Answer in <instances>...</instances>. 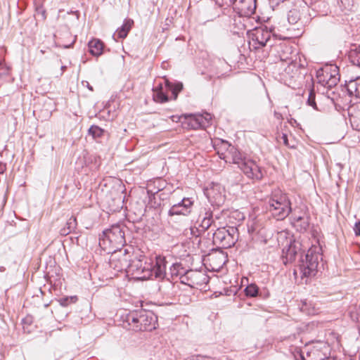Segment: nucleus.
<instances>
[{"mask_svg":"<svg viewBox=\"0 0 360 360\" xmlns=\"http://www.w3.org/2000/svg\"><path fill=\"white\" fill-rule=\"evenodd\" d=\"M319 83L324 87L332 89L340 81L339 68L336 65H330L317 71Z\"/></svg>","mask_w":360,"mask_h":360,"instance_id":"obj_7","label":"nucleus"},{"mask_svg":"<svg viewBox=\"0 0 360 360\" xmlns=\"http://www.w3.org/2000/svg\"><path fill=\"white\" fill-rule=\"evenodd\" d=\"M6 164L0 162V174H3L6 171Z\"/></svg>","mask_w":360,"mask_h":360,"instance_id":"obj_44","label":"nucleus"},{"mask_svg":"<svg viewBox=\"0 0 360 360\" xmlns=\"http://www.w3.org/2000/svg\"><path fill=\"white\" fill-rule=\"evenodd\" d=\"M110 266L117 272L128 271V268L130 266V260L126 253H115L110 259Z\"/></svg>","mask_w":360,"mask_h":360,"instance_id":"obj_15","label":"nucleus"},{"mask_svg":"<svg viewBox=\"0 0 360 360\" xmlns=\"http://www.w3.org/2000/svg\"><path fill=\"white\" fill-rule=\"evenodd\" d=\"M142 264H143V259L133 260L132 262L130 263V266L128 268V271H130L133 274L138 276L140 274V269L142 268Z\"/></svg>","mask_w":360,"mask_h":360,"instance_id":"obj_31","label":"nucleus"},{"mask_svg":"<svg viewBox=\"0 0 360 360\" xmlns=\"http://www.w3.org/2000/svg\"><path fill=\"white\" fill-rule=\"evenodd\" d=\"M193 200L191 198H184L181 201L171 207L168 214L169 216L184 215L187 216L191 212Z\"/></svg>","mask_w":360,"mask_h":360,"instance_id":"obj_14","label":"nucleus"},{"mask_svg":"<svg viewBox=\"0 0 360 360\" xmlns=\"http://www.w3.org/2000/svg\"><path fill=\"white\" fill-rule=\"evenodd\" d=\"M307 359L303 357V360H328L327 355L316 347L307 352Z\"/></svg>","mask_w":360,"mask_h":360,"instance_id":"obj_20","label":"nucleus"},{"mask_svg":"<svg viewBox=\"0 0 360 360\" xmlns=\"http://www.w3.org/2000/svg\"><path fill=\"white\" fill-rule=\"evenodd\" d=\"M134 21L131 19H125L123 25L117 30L116 33L119 38H125L132 27Z\"/></svg>","mask_w":360,"mask_h":360,"instance_id":"obj_22","label":"nucleus"},{"mask_svg":"<svg viewBox=\"0 0 360 360\" xmlns=\"http://www.w3.org/2000/svg\"><path fill=\"white\" fill-rule=\"evenodd\" d=\"M77 300L76 296L65 297L60 299L59 302L60 305L67 307L70 303H75Z\"/></svg>","mask_w":360,"mask_h":360,"instance_id":"obj_36","label":"nucleus"},{"mask_svg":"<svg viewBox=\"0 0 360 360\" xmlns=\"http://www.w3.org/2000/svg\"><path fill=\"white\" fill-rule=\"evenodd\" d=\"M104 130L96 125H92L89 129V134L93 136L94 139L100 138L103 136Z\"/></svg>","mask_w":360,"mask_h":360,"instance_id":"obj_33","label":"nucleus"},{"mask_svg":"<svg viewBox=\"0 0 360 360\" xmlns=\"http://www.w3.org/2000/svg\"><path fill=\"white\" fill-rule=\"evenodd\" d=\"M195 360H217V359H216L214 358H212V357L198 356L195 357Z\"/></svg>","mask_w":360,"mask_h":360,"instance_id":"obj_42","label":"nucleus"},{"mask_svg":"<svg viewBox=\"0 0 360 360\" xmlns=\"http://www.w3.org/2000/svg\"><path fill=\"white\" fill-rule=\"evenodd\" d=\"M87 87L91 90L93 91V88L89 84L88 82H86Z\"/></svg>","mask_w":360,"mask_h":360,"instance_id":"obj_47","label":"nucleus"},{"mask_svg":"<svg viewBox=\"0 0 360 360\" xmlns=\"http://www.w3.org/2000/svg\"><path fill=\"white\" fill-rule=\"evenodd\" d=\"M349 59L353 65L360 67V45L350 50Z\"/></svg>","mask_w":360,"mask_h":360,"instance_id":"obj_27","label":"nucleus"},{"mask_svg":"<svg viewBox=\"0 0 360 360\" xmlns=\"http://www.w3.org/2000/svg\"><path fill=\"white\" fill-rule=\"evenodd\" d=\"M292 224L297 231H306L309 226V217L305 212L297 214L295 210L292 213Z\"/></svg>","mask_w":360,"mask_h":360,"instance_id":"obj_16","label":"nucleus"},{"mask_svg":"<svg viewBox=\"0 0 360 360\" xmlns=\"http://www.w3.org/2000/svg\"><path fill=\"white\" fill-rule=\"evenodd\" d=\"M354 230L356 235L360 236V221L355 224Z\"/></svg>","mask_w":360,"mask_h":360,"instance_id":"obj_41","label":"nucleus"},{"mask_svg":"<svg viewBox=\"0 0 360 360\" xmlns=\"http://www.w3.org/2000/svg\"><path fill=\"white\" fill-rule=\"evenodd\" d=\"M65 69H66V66H65V65L61 66L62 73L65 70Z\"/></svg>","mask_w":360,"mask_h":360,"instance_id":"obj_48","label":"nucleus"},{"mask_svg":"<svg viewBox=\"0 0 360 360\" xmlns=\"http://www.w3.org/2000/svg\"><path fill=\"white\" fill-rule=\"evenodd\" d=\"M190 233L193 237H195V238H198L202 233H205V231H202L201 229L199 226L198 227H191Z\"/></svg>","mask_w":360,"mask_h":360,"instance_id":"obj_37","label":"nucleus"},{"mask_svg":"<svg viewBox=\"0 0 360 360\" xmlns=\"http://www.w3.org/2000/svg\"><path fill=\"white\" fill-rule=\"evenodd\" d=\"M220 188L219 185H216L215 186L207 189L205 194L207 197V198L211 201L212 198L214 199V200L217 202L218 201L219 202L222 200V196L220 193L214 194V190H219Z\"/></svg>","mask_w":360,"mask_h":360,"instance_id":"obj_30","label":"nucleus"},{"mask_svg":"<svg viewBox=\"0 0 360 360\" xmlns=\"http://www.w3.org/2000/svg\"><path fill=\"white\" fill-rule=\"evenodd\" d=\"M281 139L283 140V143H284L285 146H290L289 143H288V139L287 134H282V136H281Z\"/></svg>","mask_w":360,"mask_h":360,"instance_id":"obj_43","label":"nucleus"},{"mask_svg":"<svg viewBox=\"0 0 360 360\" xmlns=\"http://www.w3.org/2000/svg\"><path fill=\"white\" fill-rule=\"evenodd\" d=\"M307 103L309 105L312 106L314 109L316 108V104L315 102V93L313 90L309 92Z\"/></svg>","mask_w":360,"mask_h":360,"instance_id":"obj_38","label":"nucleus"},{"mask_svg":"<svg viewBox=\"0 0 360 360\" xmlns=\"http://www.w3.org/2000/svg\"><path fill=\"white\" fill-rule=\"evenodd\" d=\"M88 45L89 51L93 56H98L102 54L103 44L101 40L96 39H92L89 42Z\"/></svg>","mask_w":360,"mask_h":360,"instance_id":"obj_21","label":"nucleus"},{"mask_svg":"<svg viewBox=\"0 0 360 360\" xmlns=\"http://www.w3.org/2000/svg\"><path fill=\"white\" fill-rule=\"evenodd\" d=\"M300 11L297 8H292L288 13L287 18L289 23L295 25L300 20Z\"/></svg>","mask_w":360,"mask_h":360,"instance_id":"obj_28","label":"nucleus"},{"mask_svg":"<svg viewBox=\"0 0 360 360\" xmlns=\"http://www.w3.org/2000/svg\"><path fill=\"white\" fill-rule=\"evenodd\" d=\"M300 310L308 315H313L316 313V310L314 307H313L311 303H308L307 300L302 302Z\"/></svg>","mask_w":360,"mask_h":360,"instance_id":"obj_32","label":"nucleus"},{"mask_svg":"<svg viewBox=\"0 0 360 360\" xmlns=\"http://www.w3.org/2000/svg\"><path fill=\"white\" fill-rule=\"evenodd\" d=\"M166 264L164 257H156L155 264H152V276H154L155 278H163L166 274Z\"/></svg>","mask_w":360,"mask_h":360,"instance_id":"obj_18","label":"nucleus"},{"mask_svg":"<svg viewBox=\"0 0 360 360\" xmlns=\"http://www.w3.org/2000/svg\"><path fill=\"white\" fill-rule=\"evenodd\" d=\"M259 288L254 283L248 285L245 289V295L248 297H256L258 294Z\"/></svg>","mask_w":360,"mask_h":360,"instance_id":"obj_34","label":"nucleus"},{"mask_svg":"<svg viewBox=\"0 0 360 360\" xmlns=\"http://www.w3.org/2000/svg\"><path fill=\"white\" fill-rule=\"evenodd\" d=\"M37 14H41V17H42V18L44 20L46 19V11L43 8H41V7L38 8L37 9Z\"/></svg>","mask_w":360,"mask_h":360,"instance_id":"obj_40","label":"nucleus"},{"mask_svg":"<svg viewBox=\"0 0 360 360\" xmlns=\"http://www.w3.org/2000/svg\"><path fill=\"white\" fill-rule=\"evenodd\" d=\"M165 86L169 91H172L174 100L177 98L178 94L183 89V84L181 82L172 83L168 79H165Z\"/></svg>","mask_w":360,"mask_h":360,"instance_id":"obj_25","label":"nucleus"},{"mask_svg":"<svg viewBox=\"0 0 360 360\" xmlns=\"http://www.w3.org/2000/svg\"><path fill=\"white\" fill-rule=\"evenodd\" d=\"M238 238V231L235 226L218 228L212 233V241L221 248H229L235 245Z\"/></svg>","mask_w":360,"mask_h":360,"instance_id":"obj_5","label":"nucleus"},{"mask_svg":"<svg viewBox=\"0 0 360 360\" xmlns=\"http://www.w3.org/2000/svg\"><path fill=\"white\" fill-rule=\"evenodd\" d=\"M359 78L354 80H350L347 84V90L350 96H355L357 97V90L359 86Z\"/></svg>","mask_w":360,"mask_h":360,"instance_id":"obj_29","label":"nucleus"},{"mask_svg":"<svg viewBox=\"0 0 360 360\" xmlns=\"http://www.w3.org/2000/svg\"><path fill=\"white\" fill-rule=\"evenodd\" d=\"M77 227V219L75 217H70L66 222L64 227L60 229V234L61 236H67L69 233H72Z\"/></svg>","mask_w":360,"mask_h":360,"instance_id":"obj_24","label":"nucleus"},{"mask_svg":"<svg viewBox=\"0 0 360 360\" xmlns=\"http://www.w3.org/2000/svg\"><path fill=\"white\" fill-rule=\"evenodd\" d=\"M222 155L224 156H220L221 158L224 159L226 162L238 165L248 178L260 180L263 177L262 169L256 162L243 157L234 146L229 145L226 153Z\"/></svg>","mask_w":360,"mask_h":360,"instance_id":"obj_1","label":"nucleus"},{"mask_svg":"<svg viewBox=\"0 0 360 360\" xmlns=\"http://www.w3.org/2000/svg\"><path fill=\"white\" fill-rule=\"evenodd\" d=\"M349 115L353 129L360 131V103L354 105L349 108Z\"/></svg>","mask_w":360,"mask_h":360,"instance_id":"obj_19","label":"nucleus"},{"mask_svg":"<svg viewBox=\"0 0 360 360\" xmlns=\"http://www.w3.org/2000/svg\"><path fill=\"white\" fill-rule=\"evenodd\" d=\"M170 271L172 276H179L180 277L185 273L184 269L181 266V264H172V266L170 267Z\"/></svg>","mask_w":360,"mask_h":360,"instance_id":"obj_35","label":"nucleus"},{"mask_svg":"<svg viewBox=\"0 0 360 360\" xmlns=\"http://www.w3.org/2000/svg\"><path fill=\"white\" fill-rule=\"evenodd\" d=\"M266 209L277 220L285 219L292 212L291 202L288 195L280 189L272 191L267 198Z\"/></svg>","mask_w":360,"mask_h":360,"instance_id":"obj_2","label":"nucleus"},{"mask_svg":"<svg viewBox=\"0 0 360 360\" xmlns=\"http://www.w3.org/2000/svg\"><path fill=\"white\" fill-rule=\"evenodd\" d=\"M302 244L300 241L290 240L289 244L283 249V263L286 264L288 262H294L297 257H302Z\"/></svg>","mask_w":360,"mask_h":360,"instance_id":"obj_10","label":"nucleus"},{"mask_svg":"<svg viewBox=\"0 0 360 360\" xmlns=\"http://www.w3.org/2000/svg\"><path fill=\"white\" fill-rule=\"evenodd\" d=\"M6 270V268L4 266H0V272H4Z\"/></svg>","mask_w":360,"mask_h":360,"instance_id":"obj_46","label":"nucleus"},{"mask_svg":"<svg viewBox=\"0 0 360 360\" xmlns=\"http://www.w3.org/2000/svg\"><path fill=\"white\" fill-rule=\"evenodd\" d=\"M8 75V68L5 64L0 62V77Z\"/></svg>","mask_w":360,"mask_h":360,"instance_id":"obj_39","label":"nucleus"},{"mask_svg":"<svg viewBox=\"0 0 360 360\" xmlns=\"http://www.w3.org/2000/svg\"><path fill=\"white\" fill-rule=\"evenodd\" d=\"M74 42H75V40L70 44H69V45H64L63 46L65 49L70 48L74 44Z\"/></svg>","mask_w":360,"mask_h":360,"instance_id":"obj_45","label":"nucleus"},{"mask_svg":"<svg viewBox=\"0 0 360 360\" xmlns=\"http://www.w3.org/2000/svg\"><path fill=\"white\" fill-rule=\"evenodd\" d=\"M141 279H147L152 276V264L148 263L146 261L142 264V268L140 269V274L138 275Z\"/></svg>","mask_w":360,"mask_h":360,"instance_id":"obj_26","label":"nucleus"},{"mask_svg":"<svg viewBox=\"0 0 360 360\" xmlns=\"http://www.w3.org/2000/svg\"><path fill=\"white\" fill-rule=\"evenodd\" d=\"M256 2L257 0H233V6L240 15L248 17L255 13Z\"/></svg>","mask_w":360,"mask_h":360,"instance_id":"obj_12","label":"nucleus"},{"mask_svg":"<svg viewBox=\"0 0 360 360\" xmlns=\"http://www.w3.org/2000/svg\"><path fill=\"white\" fill-rule=\"evenodd\" d=\"M125 243L124 231L119 224H113L110 228L104 230L99 238V245L103 249H107L108 245L112 249L120 248Z\"/></svg>","mask_w":360,"mask_h":360,"instance_id":"obj_4","label":"nucleus"},{"mask_svg":"<svg viewBox=\"0 0 360 360\" xmlns=\"http://www.w3.org/2000/svg\"><path fill=\"white\" fill-rule=\"evenodd\" d=\"M271 33L266 27H258L251 34L252 45L254 49H260L265 46L271 39Z\"/></svg>","mask_w":360,"mask_h":360,"instance_id":"obj_11","label":"nucleus"},{"mask_svg":"<svg viewBox=\"0 0 360 360\" xmlns=\"http://www.w3.org/2000/svg\"><path fill=\"white\" fill-rule=\"evenodd\" d=\"M282 61L285 62L288 65L280 73L281 79L285 84L290 86L293 81L300 77V68L303 67L296 60L283 58L281 57Z\"/></svg>","mask_w":360,"mask_h":360,"instance_id":"obj_8","label":"nucleus"},{"mask_svg":"<svg viewBox=\"0 0 360 360\" xmlns=\"http://www.w3.org/2000/svg\"><path fill=\"white\" fill-rule=\"evenodd\" d=\"M188 126L193 129L205 128L208 127L212 120V115L210 113L189 115L186 117Z\"/></svg>","mask_w":360,"mask_h":360,"instance_id":"obj_13","label":"nucleus"},{"mask_svg":"<svg viewBox=\"0 0 360 360\" xmlns=\"http://www.w3.org/2000/svg\"><path fill=\"white\" fill-rule=\"evenodd\" d=\"M153 100L157 103H165L168 101L169 98L162 90V86L160 84L158 86L153 89Z\"/></svg>","mask_w":360,"mask_h":360,"instance_id":"obj_23","label":"nucleus"},{"mask_svg":"<svg viewBox=\"0 0 360 360\" xmlns=\"http://www.w3.org/2000/svg\"><path fill=\"white\" fill-rule=\"evenodd\" d=\"M124 322L136 332L152 330L155 328L156 317L152 311L141 309L126 314Z\"/></svg>","mask_w":360,"mask_h":360,"instance_id":"obj_3","label":"nucleus"},{"mask_svg":"<svg viewBox=\"0 0 360 360\" xmlns=\"http://www.w3.org/2000/svg\"><path fill=\"white\" fill-rule=\"evenodd\" d=\"M181 282L191 288H198L209 282V276L202 271L190 269L181 275Z\"/></svg>","mask_w":360,"mask_h":360,"instance_id":"obj_9","label":"nucleus"},{"mask_svg":"<svg viewBox=\"0 0 360 360\" xmlns=\"http://www.w3.org/2000/svg\"><path fill=\"white\" fill-rule=\"evenodd\" d=\"M320 257L321 255L311 249L307 251L304 258L301 257L298 269L302 278H309L316 275Z\"/></svg>","mask_w":360,"mask_h":360,"instance_id":"obj_6","label":"nucleus"},{"mask_svg":"<svg viewBox=\"0 0 360 360\" xmlns=\"http://www.w3.org/2000/svg\"><path fill=\"white\" fill-rule=\"evenodd\" d=\"M199 227L202 231H206L212 226H214V219H213V212L210 208H204L199 214L198 218Z\"/></svg>","mask_w":360,"mask_h":360,"instance_id":"obj_17","label":"nucleus"}]
</instances>
